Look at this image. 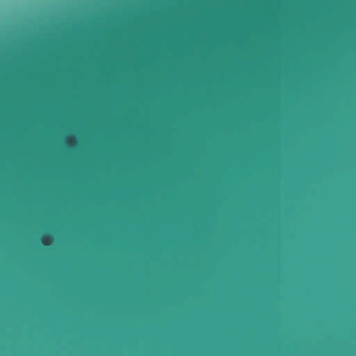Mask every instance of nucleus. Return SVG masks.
<instances>
[{"label":"nucleus","mask_w":356,"mask_h":356,"mask_svg":"<svg viewBox=\"0 0 356 356\" xmlns=\"http://www.w3.org/2000/svg\"><path fill=\"white\" fill-rule=\"evenodd\" d=\"M0 111H22V108H0Z\"/></svg>","instance_id":"f257e3e1"}]
</instances>
